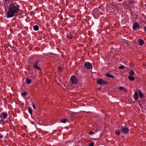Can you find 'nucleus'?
Here are the masks:
<instances>
[{"label":"nucleus","mask_w":146,"mask_h":146,"mask_svg":"<svg viewBox=\"0 0 146 146\" xmlns=\"http://www.w3.org/2000/svg\"><path fill=\"white\" fill-rule=\"evenodd\" d=\"M20 11V6L16 3H12L9 5L8 11L6 12L7 18L13 17Z\"/></svg>","instance_id":"1"},{"label":"nucleus","mask_w":146,"mask_h":146,"mask_svg":"<svg viewBox=\"0 0 146 146\" xmlns=\"http://www.w3.org/2000/svg\"><path fill=\"white\" fill-rule=\"evenodd\" d=\"M92 14L94 17L97 19L102 14V13L100 12L99 9L96 8L93 10Z\"/></svg>","instance_id":"2"},{"label":"nucleus","mask_w":146,"mask_h":146,"mask_svg":"<svg viewBox=\"0 0 146 146\" xmlns=\"http://www.w3.org/2000/svg\"><path fill=\"white\" fill-rule=\"evenodd\" d=\"M7 116V113L6 112H2L0 113V117L2 119V121H3V120L6 119Z\"/></svg>","instance_id":"3"},{"label":"nucleus","mask_w":146,"mask_h":146,"mask_svg":"<svg viewBox=\"0 0 146 146\" xmlns=\"http://www.w3.org/2000/svg\"><path fill=\"white\" fill-rule=\"evenodd\" d=\"M84 66L86 68L89 70H92V64L89 62L85 63Z\"/></svg>","instance_id":"4"},{"label":"nucleus","mask_w":146,"mask_h":146,"mask_svg":"<svg viewBox=\"0 0 146 146\" xmlns=\"http://www.w3.org/2000/svg\"><path fill=\"white\" fill-rule=\"evenodd\" d=\"M39 60H37L34 62L33 64L34 67L38 70H40L41 69L38 66L39 65Z\"/></svg>","instance_id":"5"},{"label":"nucleus","mask_w":146,"mask_h":146,"mask_svg":"<svg viewBox=\"0 0 146 146\" xmlns=\"http://www.w3.org/2000/svg\"><path fill=\"white\" fill-rule=\"evenodd\" d=\"M121 132L123 134H127L129 132V130L126 127H123L121 128Z\"/></svg>","instance_id":"6"},{"label":"nucleus","mask_w":146,"mask_h":146,"mask_svg":"<svg viewBox=\"0 0 146 146\" xmlns=\"http://www.w3.org/2000/svg\"><path fill=\"white\" fill-rule=\"evenodd\" d=\"M70 79L71 82L73 84H76L77 82V79L76 77L75 76H72Z\"/></svg>","instance_id":"7"},{"label":"nucleus","mask_w":146,"mask_h":146,"mask_svg":"<svg viewBox=\"0 0 146 146\" xmlns=\"http://www.w3.org/2000/svg\"><path fill=\"white\" fill-rule=\"evenodd\" d=\"M97 82L98 84L102 85L105 84L106 82L105 80L100 79L97 81Z\"/></svg>","instance_id":"8"},{"label":"nucleus","mask_w":146,"mask_h":146,"mask_svg":"<svg viewBox=\"0 0 146 146\" xmlns=\"http://www.w3.org/2000/svg\"><path fill=\"white\" fill-rule=\"evenodd\" d=\"M139 27V25L137 23H135L133 26V29L134 30H136L137 28Z\"/></svg>","instance_id":"9"},{"label":"nucleus","mask_w":146,"mask_h":146,"mask_svg":"<svg viewBox=\"0 0 146 146\" xmlns=\"http://www.w3.org/2000/svg\"><path fill=\"white\" fill-rule=\"evenodd\" d=\"M67 37L69 39H71L73 37V35L70 33H68L66 35Z\"/></svg>","instance_id":"10"},{"label":"nucleus","mask_w":146,"mask_h":146,"mask_svg":"<svg viewBox=\"0 0 146 146\" xmlns=\"http://www.w3.org/2000/svg\"><path fill=\"white\" fill-rule=\"evenodd\" d=\"M134 98L135 100H137L138 99V94L137 92H135L134 94Z\"/></svg>","instance_id":"11"},{"label":"nucleus","mask_w":146,"mask_h":146,"mask_svg":"<svg viewBox=\"0 0 146 146\" xmlns=\"http://www.w3.org/2000/svg\"><path fill=\"white\" fill-rule=\"evenodd\" d=\"M139 94L140 98H143L144 97L143 94L141 92L140 90L139 91Z\"/></svg>","instance_id":"12"},{"label":"nucleus","mask_w":146,"mask_h":146,"mask_svg":"<svg viewBox=\"0 0 146 146\" xmlns=\"http://www.w3.org/2000/svg\"><path fill=\"white\" fill-rule=\"evenodd\" d=\"M128 78H129V79L130 81H133L135 80L133 76H130V75L129 76H128Z\"/></svg>","instance_id":"13"},{"label":"nucleus","mask_w":146,"mask_h":146,"mask_svg":"<svg viewBox=\"0 0 146 146\" xmlns=\"http://www.w3.org/2000/svg\"><path fill=\"white\" fill-rule=\"evenodd\" d=\"M106 76L110 78H114V77L110 74L109 73H107L106 74Z\"/></svg>","instance_id":"14"},{"label":"nucleus","mask_w":146,"mask_h":146,"mask_svg":"<svg viewBox=\"0 0 146 146\" xmlns=\"http://www.w3.org/2000/svg\"><path fill=\"white\" fill-rule=\"evenodd\" d=\"M139 43L140 45H142L144 43V41L142 39H139Z\"/></svg>","instance_id":"15"},{"label":"nucleus","mask_w":146,"mask_h":146,"mask_svg":"<svg viewBox=\"0 0 146 146\" xmlns=\"http://www.w3.org/2000/svg\"><path fill=\"white\" fill-rule=\"evenodd\" d=\"M33 29L34 30L37 31L39 29V27L37 25H35L33 27Z\"/></svg>","instance_id":"16"},{"label":"nucleus","mask_w":146,"mask_h":146,"mask_svg":"<svg viewBox=\"0 0 146 146\" xmlns=\"http://www.w3.org/2000/svg\"><path fill=\"white\" fill-rule=\"evenodd\" d=\"M26 82L27 84H30L31 83V80L28 78L26 79Z\"/></svg>","instance_id":"17"},{"label":"nucleus","mask_w":146,"mask_h":146,"mask_svg":"<svg viewBox=\"0 0 146 146\" xmlns=\"http://www.w3.org/2000/svg\"><path fill=\"white\" fill-rule=\"evenodd\" d=\"M115 133L116 135H119L120 133V130H116L115 131Z\"/></svg>","instance_id":"18"},{"label":"nucleus","mask_w":146,"mask_h":146,"mask_svg":"<svg viewBox=\"0 0 146 146\" xmlns=\"http://www.w3.org/2000/svg\"><path fill=\"white\" fill-rule=\"evenodd\" d=\"M119 89L120 90H124V91L125 92H126V90L124 88L122 87H120L119 88Z\"/></svg>","instance_id":"19"},{"label":"nucleus","mask_w":146,"mask_h":146,"mask_svg":"<svg viewBox=\"0 0 146 146\" xmlns=\"http://www.w3.org/2000/svg\"><path fill=\"white\" fill-rule=\"evenodd\" d=\"M61 122L63 123H65L66 121V119H63L61 120Z\"/></svg>","instance_id":"20"},{"label":"nucleus","mask_w":146,"mask_h":146,"mask_svg":"<svg viewBox=\"0 0 146 146\" xmlns=\"http://www.w3.org/2000/svg\"><path fill=\"white\" fill-rule=\"evenodd\" d=\"M21 94L22 96H27V93L25 92H24L22 93Z\"/></svg>","instance_id":"21"},{"label":"nucleus","mask_w":146,"mask_h":146,"mask_svg":"<svg viewBox=\"0 0 146 146\" xmlns=\"http://www.w3.org/2000/svg\"><path fill=\"white\" fill-rule=\"evenodd\" d=\"M129 74H130V76L133 75L134 74V72L133 71H130L129 72Z\"/></svg>","instance_id":"22"},{"label":"nucleus","mask_w":146,"mask_h":146,"mask_svg":"<svg viewBox=\"0 0 146 146\" xmlns=\"http://www.w3.org/2000/svg\"><path fill=\"white\" fill-rule=\"evenodd\" d=\"M28 111L30 114H31L32 113V109L30 108H28Z\"/></svg>","instance_id":"23"},{"label":"nucleus","mask_w":146,"mask_h":146,"mask_svg":"<svg viewBox=\"0 0 146 146\" xmlns=\"http://www.w3.org/2000/svg\"><path fill=\"white\" fill-rule=\"evenodd\" d=\"M94 145V143L93 142H92L89 144V146H93Z\"/></svg>","instance_id":"24"},{"label":"nucleus","mask_w":146,"mask_h":146,"mask_svg":"<svg viewBox=\"0 0 146 146\" xmlns=\"http://www.w3.org/2000/svg\"><path fill=\"white\" fill-rule=\"evenodd\" d=\"M129 3L130 4H134V2L133 1L131 0L129 1Z\"/></svg>","instance_id":"25"},{"label":"nucleus","mask_w":146,"mask_h":146,"mask_svg":"<svg viewBox=\"0 0 146 146\" xmlns=\"http://www.w3.org/2000/svg\"><path fill=\"white\" fill-rule=\"evenodd\" d=\"M119 68L122 69L124 68V66H120L119 67Z\"/></svg>","instance_id":"26"},{"label":"nucleus","mask_w":146,"mask_h":146,"mask_svg":"<svg viewBox=\"0 0 146 146\" xmlns=\"http://www.w3.org/2000/svg\"><path fill=\"white\" fill-rule=\"evenodd\" d=\"M89 133L90 134V135H92V134H94V132H93L92 131H90L89 132Z\"/></svg>","instance_id":"27"},{"label":"nucleus","mask_w":146,"mask_h":146,"mask_svg":"<svg viewBox=\"0 0 146 146\" xmlns=\"http://www.w3.org/2000/svg\"><path fill=\"white\" fill-rule=\"evenodd\" d=\"M144 31L146 32V27H144Z\"/></svg>","instance_id":"28"},{"label":"nucleus","mask_w":146,"mask_h":146,"mask_svg":"<svg viewBox=\"0 0 146 146\" xmlns=\"http://www.w3.org/2000/svg\"><path fill=\"white\" fill-rule=\"evenodd\" d=\"M33 108H34V109H35V106L34 105V104H33Z\"/></svg>","instance_id":"29"},{"label":"nucleus","mask_w":146,"mask_h":146,"mask_svg":"<svg viewBox=\"0 0 146 146\" xmlns=\"http://www.w3.org/2000/svg\"><path fill=\"white\" fill-rule=\"evenodd\" d=\"M20 11H21V13H22V12H23V10H21L20 9Z\"/></svg>","instance_id":"30"},{"label":"nucleus","mask_w":146,"mask_h":146,"mask_svg":"<svg viewBox=\"0 0 146 146\" xmlns=\"http://www.w3.org/2000/svg\"><path fill=\"white\" fill-rule=\"evenodd\" d=\"M59 69L60 70V69H61V67H59Z\"/></svg>","instance_id":"31"},{"label":"nucleus","mask_w":146,"mask_h":146,"mask_svg":"<svg viewBox=\"0 0 146 146\" xmlns=\"http://www.w3.org/2000/svg\"><path fill=\"white\" fill-rule=\"evenodd\" d=\"M73 115V114H71V117H72Z\"/></svg>","instance_id":"32"},{"label":"nucleus","mask_w":146,"mask_h":146,"mask_svg":"<svg viewBox=\"0 0 146 146\" xmlns=\"http://www.w3.org/2000/svg\"><path fill=\"white\" fill-rule=\"evenodd\" d=\"M0 137H3V136L2 135H1Z\"/></svg>","instance_id":"33"},{"label":"nucleus","mask_w":146,"mask_h":146,"mask_svg":"<svg viewBox=\"0 0 146 146\" xmlns=\"http://www.w3.org/2000/svg\"><path fill=\"white\" fill-rule=\"evenodd\" d=\"M94 139L95 140H96V139Z\"/></svg>","instance_id":"34"}]
</instances>
